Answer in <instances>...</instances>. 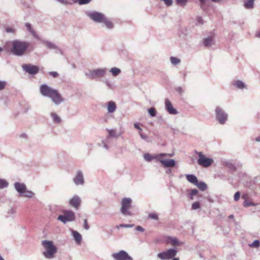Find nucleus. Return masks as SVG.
Segmentation results:
<instances>
[{
    "label": "nucleus",
    "mask_w": 260,
    "mask_h": 260,
    "mask_svg": "<svg viewBox=\"0 0 260 260\" xmlns=\"http://www.w3.org/2000/svg\"><path fill=\"white\" fill-rule=\"evenodd\" d=\"M40 92L43 96L50 98L56 105H59L63 101L58 91L47 84H44L41 85Z\"/></svg>",
    "instance_id": "1"
},
{
    "label": "nucleus",
    "mask_w": 260,
    "mask_h": 260,
    "mask_svg": "<svg viewBox=\"0 0 260 260\" xmlns=\"http://www.w3.org/2000/svg\"><path fill=\"white\" fill-rule=\"evenodd\" d=\"M11 47L10 51L11 53L16 56H22L27 48L29 47V43L19 40H15L11 42Z\"/></svg>",
    "instance_id": "2"
},
{
    "label": "nucleus",
    "mask_w": 260,
    "mask_h": 260,
    "mask_svg": "<svg viewBox=\"0 0 260 260\" xmlns=\"http://www.w3.org/2000/svg\"><path fill=\"white\" fill-rule=\"evenodd\" d=\"M42 244L45 249L43 252V255L48 259L54 258L55 254L57 252V248L53 244V242L49 240H44L42 242Z\"/></svg>",
    "instance_id": "3"
},
{
    "label": "nucleus",
    "mask_w": 260,
    "mask_h": 260,
    "mask_svg": "<svg viewBox=\"0 0 260 260\" xmlns=\"http://www.w3.org/2000/svg\"><path fill=\"white\" fill-rule=\"evenodd\" d=\"M107 71L108 69L106 68L89 70L85 72V75L90 79H96L103 77Z\"/></svg>",
    "instance_id": "4"
},
{
    "label": "nucleus",
    "mask_w": 260,
    "mask_h": 260,
    "mask_svg": "<svg viewBox=\"0 0 260 260\" xmlns=\"http://www.w3.org/2000/svg\"><path fill=\"white\" fill-rule=\"evenodd\" d=\"M132 200L129 198H124L121 201V207L120 208L121 213L124 216H132V213L129 209L132 206Z\"/></svg>",
    "instance_id": "5"
},
{
    "label": "nucleus",
    "mask_w": 260,
    "mask_h": 260,
    "mask_svg": "<svg viewBox=\"0 0 260 260\" xmlns=\"http://www.w3.org/2000/svg\"><path fill=\"white\" fill-rule=\"evenodd\" d=\"M195 152L198 155L199 159L198 160V164L199 165L204 168L210 167L214 162V160L210 158L206 157L202 152Z\"/></svg>",
    "instance_id": "6"
},
{
    "label": "nucleus",
    "mask_w": 260,
    "mask_h": 260,
    "mask_svg": "<svg viewBox=\"0 0 260 260\" xmlns=\"http://www.w3.org/2000/svg\"><path fill=\"white\" fill-rule=\"evenodd\" d=\"M177 253V250L175 248H170L166 251L159 253L157 257L161 260H169L175 258V256Z\"/></svg>",
    "instance_id": "7"
},
{
    "label": "nucleus",
    "mask_w": 260,
    "mask_h": 260,
    "mask_svg": "<svg viewBox=\"0 0 260 260\" xmlns=\"http://www.w3.org/2000/svg\"><path fill=\"white\" fill-rule=\"evenodd\" d=\"M112 256L114 260H133L132 257L124 250H121L119 252L113 253Z\"/></svg>",
    "instance_id": "8"
},
{
    "label": "nucleus",
    "mask_w": 260,
    "mask_h": 260,
    "mask_svg": "<svg viewBox=\"0 0 260 260\" xmlns=\"http://www.w3.org/2000/svg\"><path fill=\"white\" fill-rule=\"evenodd\" d=\"M87 15L93 21L98 23H102L105 18V15L100 12L93 11L87 13Z\"/></svg>",
    "instance_id": "9"
},
{
    "label": "nucleus",
    "mask_w": 260,
    "mask_h": 260,
    "mask_svg": "<svg viewBox=\"0 0 260 260\" xmlns=\"http://www.w3.org/2000/svg\"><path fill=\"white\" fill-rule=\"evenodd\" d=\"M216 115L217 120L221 124H223L228 119V114L219 107L216 109Z\"/></svg>",
    "instance_id": "10"
},
{
    "label": "nucleus",
    "mask_w": 260,
    "mask_h": 260,
    "mask_svg": "<svg viewBox=\"0 0 260 260\" xmlns=\"http://www.w3.org/2000/svg\"><path fill=\"white\" fill-rule=\"evenodd\" d=\"M22 68L24 71L31 75H36L39 71V67L31 64H24Z\"/></svg>",
    "instance_id": "11"
},
{
    "label": "nucleus",
    "mask_w": 260,
    "mask_h": 260,
    "mask_svg": "<svg viewBox=\"0 0 260 260\" xmlns=\"http://www.w3.org/2000/svg\"><path fill=\"white\" fill-rule=\"evenodd\" d=\"M73 182L76 185H82L84 183L83 174L81 170L76 172L75 177L73 178Z\"/></svg>",
    "instance_id": "12"
},
{
    "label": "nucleus",
    "mask_w": 260,
    "mask_h": 260,
    "mask_svg": "<svg viewBox=\"0 0 260 260\" xmlns=\"http://www.w3.org/2000/svg\"><path fill=\"white\" fill-rule=\"evenodd\" d=\"M80 203L81 199L77 195H74L69 201L70 205L76 209H78L80 205Z\"/></svg>",
    "instance_id": "13"
},
{
    "label": "nucleus",
    "mask_w": 260,
    "mask_h": 260,
    "mask_svg": "<svg viewBox=\"0 0 260 260\" xmlns=\"http://www.w3.org/2000/svg\"><path fill=\"white\" fill-rule=\"evenodd\" d=\"M165 108L166 110L170 114H177L178 112L176 109H175L171 102L168 100L166 99L165 100Z\"/></svg>",
    "instance_id": "14"
},
{
    "label": "nucleus",
    "mask_w": 260,
    "mask_h": 260,
    "mask_svg": "<svg viewBox=\"0 0 260 260\" xmlns=\"http://www.w3.org/2000/svg\"><path fill=\"white\" fill-rule=\"evenodd\" d=\"M166 241L167 244L174 246H178L182 244V243L179 241L176 237H167Z\"/></svg>",
    "instance_id": "15"
},
{
    "label": "nucleus",
    "mask_w": 260,
    "mask_h": 260,
    "mask_svg": "<svg viewBox=\"0 0 260 260\" xmlns=\"http://www.w3.org/2000/svg\"><path fill=\"white\" fill-rule=\"evenodd\" d=\"M161 165L164 168L173 167L175 166L176 161L174 159H159Z\"/></svg>",
    "instance_id": "16"
},
{
    "label": "nucleus",
    "mask_w": 260,
    "mask_h": 260,
    "mask_svg": "<svg viewBox=\"0 0 260 260\" xmlns=\"http://www.w3.org/2000/svg\"><path fill=\"white\" fill-rule=\"evenodd\" d=\"M15 189L20 193L22 194L26 189V186L25 184L19 182H16L14 184Z\"/></svg>",
    "instance_id": "17"
},
{
    "label": "nucleus",
    "mask_w": 260,
    "mask_h": 260,
    "mask_svg": "<svg viewBox=\"0 0 260 260\" xmlns=\"http://www.w3.org/2000/svg\"><path fill=\"white\" fill-rule=\"evenodd\" d=\"M63 213L66 216L68 221H73L75 220V214L72 210H65Z\"/></svg>",
    "instance_id": "18"
},
{
    "label": "nucleus",
    "mask_w": 260,
    "mask_h": 260,
    "mask_svg": "<svg viewBox=\"0 0 260 260\" xmlns=\"http://www.w3.org/2000/svg\"><path fill=\"white\" fill-rule=\"evenodd\" d=\"M27 30L32 35V36L37 39H40L39 35L32 28L30 23L27 22L25 24Z\"/></svg>",
    "instance_id": "19"
},
{
    "label": "nucleus",
    "mask_w": 260,
    "mask_h": 260,
    "mask_svg": "<svg viewBox=\"0 0 260 260\" xmlns=\"http://www.w3.org/2000/svg\"><path fill=\"white\" fill-rule=\"evenodd\" d=\"M107 131L108 132V136L107 138V140L109 139V137L118 138L122 134L121 133L117 132L114 129H108Z\"/></svg>",
    "instance_id": "20"
},
{
    "label": "nucleus",
    "mask_w": 260,
    "mask_h": 260,
    "mask_svg": "<svg viewBox=\"0 0 260 260\" xmlns=\"http://www.w3.org/2000/svg\"><path fill=\"white\" fill-rule=\"evenodd\" d=\"M186 178L187 180L190 183L194 185L197 184L198 180L195 175L192 174H187L186 175Z\"/></svg>",
    "instance_id": "21"
},
{
    "label": "nucleus",
    "mask_w": 260,
    "mask_h": 260,
    "mask_svg": "<svg viewBox=\"0 0 260 260\" xmlns=\"http://www.w3.org/2000/svg\"><path fill=\"white\" fill-rule=\"evenodd\" d=\"M116 109V105L115 102L113 101H110L108 103L107 110L109 113H112Z\"/></svg>",
    "instance_id": "22"
},
{
    "label": "nucleus",
    "mask_w": 260,
    "mask_h": 260,
    "mask_svg": "<svg viewBox=\"0 0 260 260\" xmlns=\"http://www.w3.org/2000/svg\"><path fill=\"white\" fill-rule=\"evenodd\" d=\"M214 44V39L212 37H209L204 39L203 44L205 47H211Z\"/></svg>",
    "instance_id": "23"
},
{
    "label": "nucleus",
    "mask_w": 260,
    "mask_h": 260,
    "mask_svg": "<svg viewBox=\"0 0 260 260\" xmlns=\"http://www.w3.org/2000/svg\"><path fill=\"white\" fill-rule=\"evenodd\" d=\"M72 233L76 243L80 244L82 240V236L81 234L76 231H72Z\"/></svg>",
    "instance_id": "24"
},
{
    "label": "nucleus",
    "mask_w": 260,
    "mask_h": 260,
    "mask_svg": "<svg viewBox=\"0 0 260 260\" xmlns=\"http://www.w3.org/2000/svg\"><path fill=\"white\" fill-rule=\"evenodd\" d=\"M102 23H103L108 29H112L114 27L112 22L109 20L106 17H105Z\"/></svg>",
    "instance_id": "25"
},
{
    "label": "nucleus",
    "mask_w": 260,
    "mask_h": 260,
    "mask_svg": "<svg viewBox=\"0 0 260 260\" xmlns=\"http://www.w3.org/2000/svg\"><path fill=\"white\" fill-rule=\"evenodd\" d=\"M50 115L54 122L59 123L61 122V118L55 113L52 112Z\"/></svg>",
    "instance_id": "26"
},
{
    "label": "nucleus",
    "mask_w": 260,
    "mask_h": 260,
    "mask_svg": "<svg viewBox=\"0 0 260 260\" xmlns=\"http://www.w3.org/2000/svg\"><path fill=\"white\" fill-rule=\"evenodd\" d=\"M254 0H247L244 3V6L246 9H251L253 7Z\"/></svg>",
    "instance_id": "27"
},
{
    "label": "nucleus",
    "mask_w": 260,
    "mask_h": 260,
    "mask_svg": "<svg viewBox=\"0 0 260 260\" xmlns=\"http://www.w3.org/2000/svg\"><path fill=\"white\" fill-rule=\"evenodd\" d=\"M196 185L202 191H205L207 188V184L204 182H198L197 184Z\"/></svg>",
    "instance_id": "28"
},
{
    "label": "nucleus",
    "mask_w": 260,
    "mask_h": 260,
    "mask_svg": "<svg viewBox=\"0 0 260 260\" xmlns=\"http://www.w3.org/2000/svg\"><path fill=\"white\" fill-rule=\"evenodd\" d=\"M110 72L112 73L113 76H117L120 73L121 71L119 68L113 67L110 69Z\"/></svg>",
    "instance_id": "29"
},
{
    "label": "nucleus",
    "mask_w": 260,
    "mask_h": 260,
    "mask_svg": "<svg viewBox=\"0 0 260 260\" xmlns=\"http://www.w3.org/2000/svg\"><path fill=\"white\" fill-rule=\"evenodd\" d=\"M234 85L239 89L245 88V84L241 81L238 80L234 83Z\"/></svg>",
    "instance_id": "30"
},
{
    "label": "nucleus",
    "mask_w": 260,
    "mask_h": 260,
    "mask_svg": "<svg viewBox=\"0 0 260 260\" xmlns=\"http://www.w3.org/2000/svg\"><path fill=\"white\" fill-rule=\"evenodd\" d=\"M248 246L251 248H258L260 246V242L258 240H255L252 243L249 244Z\"/></svg>",
    "instance_id": "31"
},
{
    "label": "nucleus",
    "mask_w": 260,
    "mask_h": 260,
    "mask_svg": "<svg viewBox=\"0 0 260 260\" xmlns=\"http://www.w3.org/2000/svg\"><path fill=\"white\" fill-rule=\"evenodd\" d=\"M8 182L5 179H0V188H4L8 187Z\"/></svg>",
    "instance_id": "32"
},
{
    "label": "nucleus",
    "mask_w": 260,
    "mask_h": 260,
    "mask_svg": "<svg viewBox=\"0 0 260 260\" xmlns=\"http://www.w3.org/2000/svg\"><path fill=\"white\" fill-rule=\"evenodd\" d=\"M44 43L45 44L46 46L50 49H56L57 47L53 43L49 41H44Z\"/></svg>",
    "instance_id": "33"
},
{
    "label": "nucleus",
    "mask_w": 260,
    "mask_h": 260,
    "mask_svg": "<svg viewBox=\"0 0 260 260\" xmlns=\"http://www.w3.org/2000/svg\"><path fill=\"white\" fill-rule=\"evenodd\" d=\"M22 194L25 197L30 198L34 195V193L32 191L28 190L26 189Z\"/></svg>",
    "instance_id": "34"
},
{
    "label": "nucleus",
    "mask_w": 260,
    "mask_h": 260,
    "mask_svg": "<svg viewBox=\"0 0 260 260\" xmlns=\"http://www.w3.org/2000/svg\"><path fill=\"white\" fill-rule=\"evenodd\" d=\"M91 0H73V3H78L79 5H82L88 4L91 2Z\"/></svg>",
    "instance_id": "35"
},
{
    "label": "nucleus",
    "mask_w": 260,
    "mask_h": 260,
    "mask_svg": "<svg viewBox=\"0 0 260 260\" xmlns=\"http://www.w3.org/2000/svg\"><path fill=\"white\" fill-rule=\"evenodd\" d=\"M170 60L172 64L173 65H177L180 62L181 60L180 59L175 57H171Z\"/></svg>",
    "instance_id": "36"
},
{
    "label": "nucleus",
    "mask_w": 260,
    "mask_h": 260,
    "mask_svg": "<svg viewBox=\"0 0 260 260\" xmlns=\"http://www.w3.org/2000/svg\"><path fill=\"white\" fill-rule=\"evenodd\" d=\"M256 205L257 204L248 201L247 200H245L243 203V206L245 207H248L250 206H256Z\"/></svg>",
    "instance_id": "37"
},
{
    "label": "nucleus",
    "mask_w": 260,
    "mask_h": 260,
    "mask_svg": "<svg viewBox=\"0 0 260 260\" xmlns=\"http://www.w3.org/2000/svg\"><path fill=\"white\" fill-rule=\"evenodd\" d=\"M57 219L58 220L61 221L63 223H66L68 221L67 219L66 216L64 214V215H59Z\"/></svg>",
    "instance_id": "38"
},
{
    "label": "nucleus",
    "mask_w": 260,
    "mask_h": 260,
    "mask_svg": "<svg viewBox=\"0 0 260 260\" xmlns=\"http://www.w3.org/2000/svg\"><path fill=\"white\" fill-rule=\"evenodd\" d=\"M139 134L140 136V137L143 139V140H145L146 141L149 142H150V140H149V139L148 138V137L144 133L141 132H140L139 133Z\"/></svg>",
    "instance_id": "39"
},
{
    "label": "nucleus",
    "mask_w": 260,
    "mask_h": 260,
    "mask_svg": "<svg viewBox=\"0 0 260 260\" xmlns=\"http://www.w3.org/2000/svg\"><path fill=\"white\" fill-rule=\"evenodd\" d=\"M148 113L151 117H154L156 115V111L155 108L152 107L148 109Z\"/></svg>",
    "instance_id": "40"
},
{
    "label": "nucleus",
    "mask_w": 260,
    "mask_h": 260,
    "mask_svg": "<svg viewBox=\"0 0 260 260\" xmlns=\"http://www.w3.org/2000/svg\"><path fill=\"white\" fill-rule=\"evenodd\" d=\"M188 0H176V3L179 6H184L187 3Z\"/></svg>",
    "instance_id": "41"
},
{
    "label": "nucleus",
    "mask_w": 260,
    "mask_h": 260,
    "mask_svg": "<svg viewBox=\"0 0 260 260\" xmlns=\"http://www.w3.org/2000/svg\"><path fill=\"white\" fill-rule=\"evenodd\" d=\"M144 159L147 161H150L153 159V157L149 153H146L144 155Z\"/></svg>",
    "instance_id": "42"
},
{
    "label": "nucleus",
    "mask_w": 260,
    "mask_h": 260,
    "mask_svg": "<svg viewBox=\"0 0 260 260\" xmlns=\"http://www.w3.org/2000/svg\"><path fill=\"white\" fill-rule=\"evenodd\" d=\"M200 208V204L199 202H196L193 203L191 205V208L192 210H197Z\"/></svg>",
    "instance_id": "43"
},
{
    "label": "nucleus",
    "mask_w": 260,
    "mask_h": 260,
    "mask_svg": "<svg viewBox=\"0 0 260 260\" xmlns=\"http://www.w3.org/2000/svg\"><path fill=\"white\" fill-rule=\"evenodd\" d=\"M149 217L151 219L157 220H158V215L154 213H151L148 215Z\"/></svg>",
    "instance_id": "44"
},
{
    "label": "nucleus",
    "mask_w": 260,
    "mask_h": 260,
    "mask_svg": "<svg viewBox=\"0 0 260 260\" xmlns=\"http://www.w3.org/2000/svg\"><path fill=\"white\" fill-rule=\"evenodd\" d=\"M7 82L6 81L0 80V91L4 89L6 86Z\"/></svg>",
    "instance_id": "45"
},
{
    "label": "nucleus",
    "mask_w": 260,
    "mask_h": 260,
    "mask_svg": "<svg viewBox=\"0 0 260 260\" xmlns=\"http://www.w3.org/2000/svg\"><path fill=\"white\" fill-rule=\"evenodd\" d=\"M134 226V224H121L119 225H117V228H119V227L121 228H132Z\"/></svg>",
    "instance_id": "46"
},
{
    "label": "nucleus",
    "mask_w": 260,
    "mask_h": 260,
    "mask_svg": "<svg viewBox=\"0 0 260 260\" xmlns=\"http://www.w3.org/2000/svg\"><path fill=\"white\" fill-rule=\"evenodd\" d=\"M48 74L53 78H57L59 76L58 73L57 72L54 71L49 72Z\"/></svg>",
    "instance_id": "47"
},
{
    "label": "nucleus",
    "mask_w": 260,
    "mask_h": 260,
    "mask_svg": "<svg viewBox=\"0 0 260 260\" xmlns=\"http://www.w3.org/2000/svg\"><path fill=\"white\" fill-rule=\"evenodd\" d=\"M164 156H172V154L170 153H160L158 154L155 158H158L160 157Z\"/></svg>",
    "instance_id": "48"
},
{
    "label": "nucleus",
    "mask_w": 260,
    "mask_h": 260,
    "mask_svg": "<svg viewBox=\"0 0 260 260\" xmlns=\"http://www.w3.org/2000/svg\"><path fill=\"white\" fill-rule=\"evenodd\" d=\"M240 197V193L239 191H237L234 194V200L238 201Z\"/></svg>",
    "instance_id": "49"
},
{
    "label": "nucleus",
    "mask_w": 260,
    "mask_h": 260,
    "mask_svg": "<svg viewBox=\"0 0 260 260\" xmlns=\"http://www.w3.org/2000/svg\"><path fill=\"white\" fill-rule=\"evenodd\" d=\"M161 1L164 2L165 4L167 6H170L173 4V0H161Z\"/></svg>",
    "instance_id": "50"
},
{
    "label": "nucleus",
    "mask_w": 260,
    "mask_h": 260,
    "mask_svg": "<svg viewBox=\"0 0 260 260\" xmlns=\"http://www.w3.org/2000/svg\"><path fill=\"white\" fill-rule=\"evenodd\" d=\"M57 1L63 5H68V4L72 5L73 3L72 2H68L67 0H58Z\"/></svg>",
    "instance_id": "51"
},
{
    "label": "nucleus",
    "mask_w": 260,
    "mask_h": 260,
    "mask_svg": "<svg viewBox=\"0 0 260 260\" xmlns=\"http://www.w3.org/2000/svg\"><path fill=\"white\" fill-rule=\"evenodd\" d=\"M198 192V191L197 189H191L190 190V193H189V195H191V196H194L196 194H197Z\"/></svg>",
    "instance_id": "52"
},
{
    "label": "nucleus",
    "mask_w": 260,
    "mask_h": 260,
    "mask_svg": "<svg viewBox=\"0 0 260 260\" xmlns=\"http://www.w3.org/2000/svg\"><path fill=\"white\" fill-rule=\"evenodd\" d=\"M84 228L86 230H88L89 229V226L87 223V220L86 219L84 220Z\"/></svg>",
    "instance_id": "53"
},
{
    "label": "nucleus",
    "mask_w": 260,
    "mask_h": 260,
    "mask_svg": "<svg viewBox=\"0 0 260 260\" xmlns=\"http://www.w3.org/2000/svg\"><path fill=\"white\" fill-rule=\"evenodd\" d=\"M6 32H9V33H14L15 32V29L12 28H10V27L7 28L6 29Z\"/></svg>",
    "instance_id": "54"
},
{
    "label": "nucleus",
    "mask_w": 260,
    "mask_h": 260,
    "mask_svg": "<svg viewBox=\"0 0 260 260\" xmlns=\"http://www.w3.org/2000/svg\"><path fill=\"white\" fill-rule=\"evenodd\" d=\"M15 212H16L15 210L13 208H11V209H10L9 210L8 214H10V215H13L15 213Z\"/></svg>",
    "instance_id": "55"
},
{
    "label": "nucleus",
    "mask_w": 260,
    "mask_h": 260,
    "mask_svg": "<svg viewBox=\"0 0 260 260\" xmlns=\"http://www.w3.org/2000/svg\"><path fill=\"white\" fill-rule=\"evenodd\" d=\"M176 91H177L180 94L182 93L183 92L182 88L181 87H178L176 88Z\"/></svg>",
    "instance_id": "56"
},
{
    "label": "nucleus",
    "mask_w": 260,
    "mask_h": 260,
    "mask_svg": "<svg viewBox=\"0 0 260 260\" xmlns=\"http://www.w3.org/2000/svg\"><path fill=\"white\" fill-rule=\"evenodd\" d=\"M136 229L137 231H140V232H141L144 231V229L142 226H139V225L137 226L136 227Z\"/></svg>",
    "instance_id": "57"
},
{
    "label": "nucleus",
    "mask_w": 260,
    "mask_h": 260,
    "mask_svg": "<svg viewBox=\"0 0 260 260\" xmlns=\"http://www.w3.org/2000/svg\"><path fill=\"white\" fill-rule=\"evenodd\" d=\"M104 82L108 87H111V84L108 80H105Z\"/></svg>",
    "instance_id": "58"
},
{
    "label": "nucleus",
    "mask_w": 260,
    "mask_h": 260,
    "mask_svg": "<svg viewBox=\"0 0 260 260\" xmlns=\"http://www.w3.org/2000/svg\"><path fill=\"white\" fill-rule=\"evenodd\" d=\"M134 126L135 128L139 129V131H140V132H141L142 128L139 126L138 123H135Z\"/></svg>",
    "instance_id": "59"
},
{
    "label": "nucleus",
    "mask_w": 260,
    "mask_h": 260,
    "mask_svg": "<svg viewBox=\"0 0 260 260\" xmlns=\"http://www.w3.org/2000/svg\"><path fill=\"white\" fill-rule=\"evenodd\" d=\"M197 19H198V21L199 23L203 24V20L202 18V17H198Z\"/></svg>",
    "instance_id": "60"
},
{
    "label": "nucleus",
    "mask_w": 260,
    "mask_h": 260,
    "mask_svg": "<svg viewBox=\"0 0 260 260\" xmlns=\"http://www.w3.org/2000/svg\"><path fill=\"white\" fill-rule=\"evenodd\" d=\"M104 144V147L106 149H108L109 148L108 147V145L104 142V141H103L102 142Z\"/></svg>",
    "instance_id": "61"
},
{
    "label": "nucleus",
    "mask_w": 260,
    "mask_h": 260,
    "mask_svg": "<svg viewBox=\"0 0 260 260\" xmlns=\"http://www.w3.org/2000/svg\"><path fill=\"white\" fill-rule=\"evenodd\" d=\"M20 137L21 138H27V135L25 134H22L20 135Z\"/></svg>",
    "instance_id": "62"
},
{
    "label": "nucleus",
    "mask_w": 260,
    "mask_h": 260,
    "mask_svg": "<svg viewBox=\"0 0 260 260\" xmlns=\"http://www.w3.org/2000/svg\"><path fill=\"white\" fill-rule=\"evenodd\" d=\"M255 141L257 142H260V136L255 138Z\"/></svg>",
    "instance_id": "63"
},
{
    "label": "nucleus",
    "mask_w": 260,
    "mask_h": 260,
    "mask_svg": "<svg viewBox=\"0 0 260 260\" xmlns=\"http://www.w3.org/2000/svg\"><path fill=\"white\" fill-rule=\"evenodd\" d=\"M172 172V170L171 169H168L167 171H166V173L167 174H170Z\"/></svg>",
    "instance_id": "64"
}]
</instances>
